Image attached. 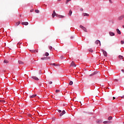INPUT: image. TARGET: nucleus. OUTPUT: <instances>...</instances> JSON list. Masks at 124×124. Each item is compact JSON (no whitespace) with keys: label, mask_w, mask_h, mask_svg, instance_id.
<instances>
[{"label":"nucleus","mask_w":124,"mask_h":124,"mask_svg":"<svg viewBox=\"0 0 124 124\" xmlns=\"http://www.w3.org/2000/svg\"><path fill=\"white\" fill-rule=\"evenodd\" d=\"M69 85H73V82L72 81H71L69 82Z\"/></svg>","instance_id":"obj_28"},{"label":"nucleus","mask_w":124,"mask_h":124,"mask_svg":"<svg viewBox=\"0 0 124 124\" xmlns=\"http://www.w3.org/2000/svg\"><path fill=\"white\" fill-rule=\"evenodd\" d=\"M53 47H52V46H49V50H52V48Z\"/></svg>","instance_id":"obj_33"},{"label":"nucleus","mask_w":124,"mask_h":124,"mask_svg":"<svg viewBox=\"0 0 124 124\" xmlns=\"http://www.w3.org/2000/svg\"><path fill=\"white\" fill-rule=\"evenodd\" d=\"M116 31L118 34H121V31L118 29H116Z\"/></svg>","instance_id":"obj_14"},{"label":"nucleus","mask_w":124,"mask_h":124,"mask_svg":"<svg viewBox=\"0 0 124 124\" xmlns=\"http://www.w3.org/2000/svg\"><path fill=\"white\" fill-rule=\"evenodd\" d=\"M21 44H22V43H18L17 44V47H19V45H21Z\"/></svg>","instance_id":"obj_32"},{"label":"nucleus","mask_w":124,"mask_h":124,"mask_svg":"<svg viewBox=\"0 0 124 124\" xmlns=\"http://www.w3.org/2000/svg\"><path fill=\"white\" fill-rule=\"evenodd\" d=\"M36 94H33V95H30V98H33L34 97H35V96H36Z\"/></svg>","instance_id":"obj_12"},{"label":"nucleus","mask_w":124,"mask_h":124,"mask_svg":"<svg viewBox=\"0 0 124 124\" xmlns=\"http://www.w3.org/2000/svg\"><path fill=\"white\" fill-rule=\"evenodd\" d=\"M60 58L62 60V59H63V56H61Z\"/></svg>","instance_id":"obj_40"},{"label":"nucleus","mask_w":124,"mask_h":124,"mask_svg":"<svg viewBox=\"0 0 124 124\" xmlns=\"http://www.w3.org/2000/svg\"><path fill=\"white\" fill-rule=\"evenodd\" d=\"M51 65H54V66H56V65H59V64H56V63H53L51 64Z\"/></svg>","instance_id":"obj_27"},{"label":"nucleus","mask_w":124,"mask_h":124,"mask_svg":"<svg viewBox=\"0 0 124 124\" xmlns=\"http://www.w3.org/2000/svg\"><path fill=\"white\" fill-rule=\"evenodd\" d=\"M52 81H49V82H48V84H49V85H51V84H52Z\"/></svg>","instance_id":"obj_35"},{"label":"nucleus","mask_w":124,"mask_h":124,"mask_svg":"<svg viewBox=\"0 0 124 124\" xmlns=\"http://www.w3.org/2000/svg\"><path fill=\"white\" fill-rule=\"evenodd\" d=\"M73 38H74V36L71 37V39H73Z\"/></svg>","instance_id":"obj_41"},{"label":"nucleus","mask_w":124,"mask_h":124,"mask_svg":"<svg viewBox=\"0 0 124 124\" xmlns=\"http://www.w3.org/2000/svg\"><path fill=\"white\" fill-rule=\"evenodd\" d=\"M114 81H115V82H118V79H114Z\"/></svg>","instance_id":"obj_44"},{"label":"nucleus","mask_w":124,"mask_h":124,"mask_svg":"<svg viewBox=\"0 0 124 124\" xmlns=\"http://www.w3.org/2000/svg\"><path fill=\"white\" fill-rule=\"evenodd\" d=\"M58 18H64V16H63L59 15Z\"/></svg>","instance_id":"obj_19"},{"label":"nucleus","mask_w":124,"mask_h":124,"mask_svg":"<svg viewBox=\"0 0 124 124\" xmlns=\"http://www.w3.org/2000/svg\"><path fill=\"white\" fill-rule=\"evenodd\" d=\"M123 28H124V25H123Z\"/></svg>","instance_id":"obj_52"},{"label":"nucleus","mask_w":124,"mask_h":124,"mask_svg":"<svg viewBox=\"0 0 124 124\" xmlns=\"http://www.w3.org/2000/svg\"><path fill=\"white\" fill-rule=\"evenodd\" d=\"M65 114V111L63 110L61 113L60 114V117H62V116H63Z\"/></svg>","instance_id":"obj_9"},{"label":"nucleus","mask_w":124,"mask_h":124,"mask_svg":"<svg viewBox=\"0 0 124 124\" xmlns=\"http://www.w3.org/2000/svg\"><path fill=\"white\" fill-rule=\"evenodd\" d=\"M41 60H47V57L42 58Z\"/></svg>","instance_id":"obj_25"},{"label":"nucleus","mask_w":124,"mask_h":124,"mask_svg":"<svg viewBox=\"0 0 124 124\" xmlns=\"http://www.w3.org/2000/svg\"><path fill=\"white\" fill-rule=\"evenodd\" d=\"M20 17H21L22 16H21V15H20Z\"/></svg>","instance_id":"obj_53"},{"label":"nucleus","mask_w":124,"mask_h":124,"mask_svg":"<svg viewBox=\"0 0 124 124\" xmlns=\"http://www.w3.org/2000/svg\"><path fill=\"white\" fill-rule=\"evenodd\" d=\"M109 35H110V36H114V35H115V33L111 32V31H109Z\"/></svg>","instance_id":"obj_8"},{"label":"nucleus","mask_w":124,"mask_h":124,"mask_svg":"<svg viewBox=\"0 0 124 124\" xmlns=\"http://www.w3.org/2000/svg\"><path fill=\"white\" fill-rule=\"evenodd\" d=\"M55 16H56V17H59V15H58V14H56V15H55Z\"/></svg>","instance_id":"obj_38"},{"label":"nucleus","mask_w":124,"mask_h":124,"mask_svg":"<svg viewBox=\"0 0 124 124\" xmlns=\"http://www.w3.org/2000/svg\"><path fill=\"white\" fill-rule=\"evenodd\" d=\"M30 51H31V53H38V50H33V49H30Z\"/></svg>","instance_id":"obj_5"},{"label":"nucleus","mask_w":124,"mask_h":124,"mask_svg":"<svg viewBox=\"0 0 124 124\" xmlns=\"http://www.w3.org/2000/svg\"><path fill=\"white\" fill-rule=\"evenodd\" d=\"M50 59H51V57H46V60H50Z\"/></svg>","instance_id":"obj_34"},{"label":"nucleus","mask_w":124,"mask_h":124,"mask_svg":"<svg viewBox=\"0 0 124 124\" xmlns=\"http://www.w3.org/2000/svg\"><path fill=\"white\" fill-rule=\"evenodd\" d=\"M62 0H58V1H61Z\"/></svg>","instance_id":"obj_51"},{"label":"nucleus","mask_w":124,"mask_h":124,"mask_svg":"<svg viewBox=\"0 0 124 124\" xmlns=\"http://www.w3.org/2000/svg\"><path fill=\"white\" fill-rule=\"evenodd\" d=\"M79 27L82 29V30H83V31H85V32H87V28H86L85 27L82 26V25H80Z\"/></svg>","instance_id":"obj_1"},{"label":"nucleus","mask_w":124,"mask_h":124,"mask_svg":"<svg viewBox=\"0 0 124 124\" xmlns=\"http://www.w3.org/2000/svg\"><path fill=\"white\" fill-rule=\"evenodd\" d=\"M70 66H74V67H76V64H75V63L74 62H72L70 64Z\"/></svg>","instance_id":"obj_3"},{"label":"nucleus","mask_w":124,"mask_h":124,"mask_svg":"<svg viewBox=\"0 0 124 124\" xmlns=\"http://www.w3.org/2000/svg\"><path fill=\"white\" fill-rule=\"evenodd\" d=\"M72 14V11L70 10L69 12V15H70V16H71Z\"/></svg>","instance_id":"obj_18"},{"label":"nucleus","mask_w":124,"mask_h":124,"mask_svg":"<svg viewBox=\"0 0 124 124\" xmlns=\"http://www.w3.org/2000/svg\"><path fill=\"white\" fill-rule=\"evenodd\" d=\"M20 24H21V22L20 21H18L17 23H16V26H19V25H20Z\"/></svg>","instance_id":"obj_20"},{"label":"nucleus","mask_w":124,"mask_h":124,"mask_svg":"<svg viewBox=\"0 0 124 124\" xmlns=\"http://www.w3.org/2000/svg\"><path fill=\"white\" fill-rule=\"evenodd\" d=\"M122 98H124V95L122 96H121Z\"/></svg>","instance_id":"obj_49"},{"label":"nucleus","mask_w":124,"mask_h":124,"mask_svg":"<svg viewBox=\"0 0 124 124\" xmlns=\"http://www.w3.org/2000/svg\"><path fill=\"white\" fill-rule=\"evenodd\" d=\"M95 74H97V72H94L92 74L90 75V76H93V75H95Z\"/></svg>","instance_id":"obj_11"},{"label":"nucleus","mask_w":124,"mask_h":124,"mask_svg":"<svg viewBox=\"0 0 124 124\" xmlns=\"http://www.w3.org/2000/svg\"><path fill=\"white\" fill-rule=\"evenodd\" d=\"M89 52H91L92 53H93V51L92 49L89 50Z\"/></svg>","instance_id":"obj_39"},{"label":"nucleus","mask_w":124,"mask_h":124,"mask_svg":"<svg viewBox=\"0 0 124 124\" xmlns=\"http://www.w3.org/2000/svg\"><path fill=\"white\" fill-rule=\"evenodd\" d=\"M112 123L111 121H104L103 124H111Z\"/></svg>","instance_id":"obj_13"},{"label":"nucleus","mask_w":124,"mask_h":124,"mask_svg":"<svg viewBox=\"0 0 124 124\" xmlns=\"http://www.w3.org/2000/svg\"><path fill=\"white\" fill-rule=\"evenodd\" d=\"M96 123H97V124H101V123H102V121H101V120H97Z\"/></svg>","instance_id":"obj_15"},{"label":"nucleus","mask_w":124,"mask_h":124,"mask_svg":"<svg viewBox=\"0 0 124 124\" xmlns=\"http://www.w3.org/2000/svg\"><path fill=\"white\" fill-rule=\"evenodd\" d=\"M52 18H54V17H55V15H53V14H52Z\"/></svg>","instance_id":"obj_36"},{"label":"nucleus","mask_w":124,"mask_h":124,"mask_svg":"<svg viewBox=\"0 0 124 124\" xmlns=\"http://www.w3.org/2000/svg\"><path fill=\"white\" fill-rule=\"evenodd\" d=\"M124 15L119 16L118 18V20H123V19H124Z\"/></svg>","instance_id":"obj_10"},{"label":"nucleus","mask_w":124,"mask_h":124,"mask_svg":"<svg viewBox=\"0 0 124 124\" xmlns=\"http://www.w3.org/2000/svg\"><path fill=\"white\" fill-rule=\"evenodd\" d=\"M57 13H56V12L55 11V10L53 11V15H55Z\"/></svg>","instance_id":"obj_30"},{"label":"nucleus","mask_w":124,"mask_h":124,"mask_svg":"<svg viewBox=\"0 0 124 124\" xmlns=\"http://www.w3.org/2000/svg\"><path fill=\"white\" fill-rule=\"evenodd\" d=\"M48 56H49V53L46 52V53H45V56H46V57H48Z\"/></svg>","instance_id":"obj_23"},{"label":"nucleus","mask_w":124,"mask_h":124,"mask_svg":"<svg viewBox=\"0 0 124 124\" xmlns=\"http://www.w3.org/2000/svg\"><path fill=\"white\" fill-rule=\"evenodd\" d=\"M33 11V9L31 10L30 12H32Z\"/></svg>","instance_id":"obj_45"},{"label":"nucleus","mask_w":124,"mask_h":124,"mask_svg":"<svg viewBox=\"0 0 124 124\" xmlns=\"http://www.w3.org/2000/svg\"><path fill=\"white\" fill-rule=\"evenodd\" d=\"M83 16H89V14L83 13L82 14Z\"/></svg>","instance_id":"obj_17"},{"label":"nucleus","mask_w":124,"mask_h":124,"mask_svg":"<svg viewBox=\"0 0 124 124\" xmlns=\"http://www.w3.org/2000/svg\"><path fill=\"white\" fill-rule=\"evenodd\" d=\"M58 112H59V113H61V112H62V110L59 109V110H58Z\"/></svg>","instance_id":"obj_43"},{"label":"nucleus","mask_w":124,"mask_h":124,"mask_svg":"<svg viewBox=\"0 0 124 124\" xmlns=\"http://www.w3.org/2000/svg\"><path fill=\"white\" fill-rule=\"evenodd\" d=\"M119 59H124V56L119 55Z\"/></svg>","instance_id":"obj_24"},{"label":"nucleus","mask_w":124,"mask_h":124,"mask_svg":"<svg viewBox=\"0 0 124 124\" xmlns=\"http://www.w3.org/2000/svg\"><path fill=\"white\" fill-rule=\"evenodd\" d=\"M109 1V3H113V1H112V0H108Z\"/></svg>","instance_id":"obj_31"},{"label":"nucleus","mask_w":124,"mask_h":124,"mask_svg":"<svg viewBox=\"0 0 124 124\" xmlns=\"http://www.w3.org/2000/svg\"><path fill=\"white\" fill-rule=\"evenodd\" d=\"M112 119H113V117H112V116H109V117H108V120L109 121L112 120Z\"/></svg>","instance_id":"obj_21"},{"label":"nucleus","mask_w":124,"mask_h":124,"mask_svg":"<svg viewBox=\"0 0 124 124\" xmlns=\"http://www.w3.org/2000/svg\"><path fill=\"white\" fill-rule=\"evenodd\" d=\"M123 124H124V122H123Z\"/></svg>","instance_id":"obj_54"},{"label":"nucleus","mask_w":124,"mask_h":124,"mask_svg":"<svg viewBox=\"0 0 124 124\" xmlns=\"http://www.w3.org/2000/svg\"><path fill=\"white\" fill-rule=\"evenodd\" d=\"M9 62L7 60H4V63H8Z\"/></svg>","instance_id":"obj_22"},{"label":"nucleus","mask_w":124,"mask_h":124,"mask_svg":"<svg viewBox=\"0 0 124 124\" xmlns=\"http://www.w3.org/2000/svg\"><path fill=\"white\" fill-rule=\"evenodd\" d=\"M71 0H67L66 1V4H67V3H68V2L69 1H70Z\"/></svg>","instance_id":"obj_29"},{"label":"nucleus","mask_w":124,"mask_h":124,"mask_svg":"<svg viewBox=\"0 0 124 124\" xmlns=\"http://www.w3.org/2000/svg\"><path fill=\"white\" fill-rule=\"evenodd\" d=\"M95 44H97V45L99 43L100 46H101V44L100 43V40H97L95 42Z\"/></svg>","instance_id":"obj_6"},{"label":"nucleus","mask_w":124,"mask_h":124,"mask_svg":"<svg viewBox=\"0 0 124 124\" xmlns=\"http://www.w3.org/2000/svg\"><path fill=\"white\" fill-rule=\"evenodd\" d=\"M121 44H124V41H121Z\"/></svg>","instance_id":"obj_37"},{"label":"nucleus","mask_w":124,"mask_h":124,"mask_svg":"<svg viewBox=\"0 0 124 124\" xmlns=\"http://www.w3.org/2000/svg\"><path fill=\"white\" fill-rule=\"evenodd\" d=\"M113 100H114V99H116V97H113Z\"/></svg>","instance_id":"obj_47"},{"label":"nucleus","mask_w":124,"mask_h":124,"mask_svg":"<svg viewBox=\"0 0 124 124\" xmlns=\"http://www.w3.org/2000/svg\"><path fill=\"white\" fill-rule=\"evenodd\" d=\"M21 24L24 25L25 26H28L29 25V22H21Z\"/></svg>","instance_id":"obj_7"},{"label":"nucleus","mask_w":124,"mask_h":124,"mask_svg":"<svg viewBox=\"0 0 124 124\" xmlns=\"http://www.w3.org/2000/svg\"><path fill=\"white\" fill-rule=\"evenodd\" d=\"M19 64H24V62L21 61H18Z\"/></svg>","instance_id":"obj_16"},{"label":"nucleus","mask_w":124,"mask_h":124,"mask_svg":"<svg viewBox=\"0 0 124 124\" xmlns=\"http://www.w3.org/2000/svg\"><path fill=\"white\" fill-rule=\"evenodd\" d=\"M80 10H81V11H83V10H84V9H81Z\"/></svg>","instance_id":"obj_50"},{"label":"nucleus","mask_w":124,"mask_h":124,"mask_svg":"<svg viewBox=\"0 0 124 124\" xmlns=\"http://www.w3.org/2000/svg\"><path fill=\"white\" fill-rule=\"evenodd\" d=\"M121 71H122L124 73V69L121 70Z\"/></svg>","instance_id":"obj_48"},{"label":"nucleus","mask_w":124,"mask_h":124,"mask_svg":"<svg viewBox=\"0 0 124 124\" xmlns=\"http://www.w3.org/2000/svg\"><path fill=\"white\" fill-rule=\"evenodd\" d=\"M39 74H41V70L39 71Z\"/></svg>","instance_id":"obj_46"},{"label":"nucleus","mask_w":124,"mask_h":124,"mask_svg":"<svg viewBox=\"0 0 124 124\" xmlns=\"http://www.w3.org/2000/svg\"><path fill=\"white\" fill-rule=\"evenodd\" d=\"M59 92H60V90H56V93H59Z\"/></svg>","instance_id":"obj_42"},{"label":"nucleus","mask_w":124,"mask_h":124,"mask_svg":"<svg viewBox=\"0 0 124 124\" xmlns=\"http://www.w3.org/2000/svg\"><path fill=\"white\" fill-rule=\"evenodd\" d=\"M102 52H103V55L105 57H107V52L103 49H101Z\"/></svg>","instance_id":"obj_2"},{"label":"nucleus","mask_w":124,"mask_h":124,"mask_svg":"<svg viewBox=\"0 0 124 124\" xmlns=\"http://www.w3.org/2000/svg\"><path fill=\"white\" fill-rule=\"evenodd\" d=\"M31 78L34 79V80H36V81H38V80H39V79L35 76H32L31 77Z\"/></svg>","instance_id":"obj_4"},{"label":"nucleus","mask_w":124,"mask_h":124,"mask_svg":"<svg viewBox=\"0 0 124 124\" xmlns=\"http://www.w3.org/2000/svg\"><path fill=\"white\" fill-rule=\"evenodd\" d=\"M35 12L36 13H39V10H35Z\"/></svg>","instance_id":"obj_26"}]
</instances>
